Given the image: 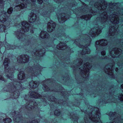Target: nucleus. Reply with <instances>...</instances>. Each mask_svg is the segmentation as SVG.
<instances>
[{
  "label": "nucleus",
  "mask_w": 123,
  "mask_h": 123,
  "mask_svg": "<svg viewBox=\"0 0 123 123\" xmlns=\"http://www.w3.org/2000/svg\"><path fill=\"white\" fill-rule=\"evenodd\" d=\"M117 5L116 3H108V23H112L113 25L110 27L108 32L109 36H113L118 33V26L116 24L119 22V16H121L122 18L123 17V9L118 8Z\"/></svg>",
  "instance_id": "obj_1"
},
{
  "label": "nucleus",
  "mask_w": 123,
  "mask_h": 123,
  "mask_svg": "<svg viewBox=\"0 0 123 123\" xmlns=\"http://www.w3.org/2000/svg\"><path fill=\"white\" fill-rule=\"evenodd\" d=\"M80 43H78V39H76L74 41V43L80 48H84L80 53L82 55L90 53V49L87 47L89 46L91 41V39L87 35H82L80 38L79 39Z\"/></svg>",
  "instance_id": "obj_2"
},
{
  "label": "nucleus",
  "mask_w": 123,
  "mask_h": 123,
  "mask_svg": "<svg viewBox=\"0 0 123 123\" xmlns=\"http://www.w3.org/2000/svg\"><path fill=\"white\" fill-rule=\"evenodd\" d=\"M76 62L78 63L76 64L75 62L74 64L76 66H72L74 70H75L79 69V70L81 72L82 76L85 78H87L88 77L89 73V70L91 68L92 66L91 64L87 62L84 64L83 66L81 65L82 61V59H80L77 60Z\"/></svg>",
  "instance_id": "obj_3"
},
{
  "label": "nucleus",
  "mask_w": 123,
  "mask_h": 123,
  "mask_svg": "<svg viewBox=\"0 0 123 123\" xmlns=\"http://www.w3.org/2000/svg\"><path fill=\"white\" fill-rule=\"evenodd\" d=\"M9 59L7 58H6L4 60L3 64L5 72H7L8 73V74L6 75L7 78L12 80H13V73L14 72V68H10L9 65Z\"/></svg>",
  "instance_id": "obj_4"
},
{
  "label": "nucleus",
  "mask_w": 123,
  "mask_h": 123,
  "mask_svg": "<svg viewBox=\"0 0 123 123\" xmlns=\"http://www.w3.org/2000/svg\"><path fill=\"white\" fill-rule=\"evenodd\" d=\"M22 26L21 29L22 31L21 32V30H18L17 31H15L14 34L19 39H21L22 38L23 34L24 32H28L29 30L30 27V25L26 21H23L22 23Z\"/></svg>",
  "instance_id": "obj_5"
},
{
  "label": "nucleus",
  "mask_w": 123,
  "mask_h": 123,
  "mask_svg": "<svg viewBox=\"0 0 123 123\" xmlns=\"http://www.w3.org/2000/svg\"><path fill=\"white\" fill-rule=\"evenodd\" d=\"M34 66L33 68L30 67L28 68L29 73L32 76H37L40 74V71L43 68L38 64Z\"/></svg>",
  "instance_id": "obj_6"
},
{
  "label": "nucleus",
  "mask_w": 123,
  "mask_h": 123,
  "mask_svg": "<svg viewBox=\"0 0 123 123\" xmlns=\"http://www.w3.org/2000/svg\"><path fill=\"white\" fill-rule=\"evenodd\" d=\"M107 41L104 39H102L96 41L95 43L96 48V52L98 54L99 53L102 47L106 46L108 44Z\"/></svg>",
  "instance_id": "obj_7"
},
{
  "label": "nucleus",
  "mask_w": 123,
  "mask_h": 123,
  "mask_svg": "<svg viewBox=\"0 0 123 123\" xmlns=\"http://www.w3.org/2000/svg\"><path fill=\"white\" fill-rule=\"evenodd\" d=\"M10 19L7 16L6 12L4 11H0V21L2 23L9 25Z\"/></svg>",
  "instance_id": "obj_8"
},
{
  "label": "nucleus",
  "mask_w": 123,
  "mask_h": 123,
  "mask_svg": "<svg viewBox=\"0 0 123 123\" xmlns=\"http://www.w3.org/2000/svg\"><path fill=\"white\" fill-rule=\"evenodd\" d=\"M122 51L121 49L117 48L113 49L111 50V49L109 50L110 54L113 57H118L121 54Z\"/></svg>",
  "instance_id": "obj_9"
},
{
  "label": "nucleus",
  "mask_w": 123,
  "mask_h": 123,
  "mask_svg": "<svg viewBox=\"0 0 123 123\" xmlns=\"http://www.w3.org/2000/svg\"><path fill=\"white\" fill-rule=\"evenodd\" d=\"M12 116L15 121L14 123H21V116L20 113L17 111H15L13 113Z\"/></svg>",
  "instance_id": "obj_10"
},
{
  "label": "nucleus",
  "mask_w": 123,
  "mask_h": 123,
  "mask_svg": "<svg viewBox=\"0 0 123 123\" xmlns=\"http://www.w3.org/2000/svg\"><path fill=\"white\" fill-rule=\"evenodd\" d=\"M29 56L27 55H21L18 57L17 61L18 63H25L29 61Z\"/></svg>",
  "instance_id": "obj_11"
},
{
  "label": "nucleus",
  "mask_w": 123,
  "mask_h": 123,
  "mask_svg": "<svg viewBox=\"0 0 123 123\" xmlns=\"http://www.w3.org/2000/svg\"><path fill=\"white\" fill-rule=\"evenodd\" d=\"M113 65V64H110L105 67V71L106 74L111 75H113L112 68Z\"/></svg>",
  "instance_id": "obj_12"
},
{
  "label": "nucleus",
  "mask_w": 123,
  "mask_h": 123,
  "mask_svg": "<svg viewBox=\"0 0 123 123\" xmlns=\"http://www.w3.org/2000/svg\"><path fill=\"white\" fill-rule=\"evenodd\" d=\"M12 84H10V85H9V87H11V89L12 90V89L14 90L17 89L18 90L19 89H20V88L21 87V85L20 83L19 82H17L16 81H14L13 82L12 84Z\"/></svg>",
  "instance_id": "obj_13"
},
{
  "label": "nucleus",
  "mask_w": 123,
  "mask_h": 123,
  "mask_svg": "<svg viewBox=\"0 0 123 123\" xmlns=\"http://www.w3.org/2000/svg\"><path fill=\"white\" fill-rule=\"evenodd\" d=\"M37 104L36 102L34 101H28L26 103L25 106L26 108H28L29 110L30 109H32L34 108H36V106L37 105Z\"/></svg>",
  "instance_id": "obj_14"
},
{
  "label": "nucleus",
  "mask_w": 123,
  "mask_h": 123,
  "mask_svg": "<svg viewBox=\"0 0 123 123\" xmlns=\"http://www.w3.org/2000/svg\"><path fill=\"white\" fill-rule=\"evenodd\" d=\"M56 26L55 23L51 20L49 22L48 24L47 30L49 32H51L55 29Z\"/></svg>",
  "instance_id": "obj_15"
},
{
  "label": "nucleus",
  "mask_w": 123,
  "mask_h": 123,
  "mask_svg": "<svg viewBox=\"0 0 123 123\" xmlns=\"http://www.w3.org/2000/svg\"><path fill=\"white\" fill-rule=\"evenodd\" d=\"M34 54L38 56H43L45 53V49L43 48L42 49H38L37 50L36 49H35L33 50Z\"/></svg>",
  "instance_id": "obj_16"
},
{
  "label": "nucleus",
  "mask_w": 123,
  "mask_h": 123,
  "mask_svg": "<svg viewBox=\"0 0 123 123\" xmlns=\"http://www.w3.org/2000/svg\"><path fill=\"white\" fill-rule=\"evenodd\" d=\"M90 12L92 13L91 14H89L86 15L81 17L80 18L81 19H84L86 20L90 19L92 17V15H94L96 14V13L97 12H95L94 11H93L92 9L90 10Z\"/></svg>",
  "instance_id": "obj_17"
},
{
  "label": "nucleus",
  "mask_w": 123,
  "mask_h": 123,
  "mask_svg": "<svg viewBox=\"0 0 123 123\" xmlns=\"http://www.w3.org/2000/svg\"><path fill=\"white\" fill-rule=\"evenodd\" d=\"M30 18L29 19V22L31 23H33L37 21L36 15L33 13L31 12L30 15Z\"/></svg>",
  "instance_id": "obj_18"
},
{
  "label": "nucleus",
  "mask_w": 123,
  "mask_h": 123,
  "mask_svg": "<svg viewBox=\"0 0 123 123\" xmlns=\"http://www.w3.org/2000/svg\"><path fill=\"white\" fill-rule=\"evenodd\" d=\"M30 96L32 98H42L43 99L44 98L38 93L37 92H30Z\"/></svg>",
  "instance_id": "obj_19"
},
{
  "label": "nucleus",
  "mask_w": 123,
  "mask_h": 123,
  "mask_svg": "<svg viewBox=\"0 0 123 123\" xmlns=\"http://www.w3.org/2000/svg\"><path fill=\"white\" fill-rule=\"evenodd\" d=\"M26 7V4L25 3H24V2H23L21 4L16 6L15 7V9L17 11L21 9L24 8Z\"/></svg>",
  "instance_id": "obj_20"
},
{
  "label": "nucleus",
  "mask_w": 123,
  "mask_h": 123,
  "mask_svg": "<svg viewBox=\"0 0 123 123\" xmlns=\"http://www.w3.org/2000/svg\"><path fill=\"white\" fill-rule=\"evenodd\" d=\"M67 18H66L64 14H61L58 16V21L60 23H63L66 20Z\"/></svg>",
  "instance_id": "obj_21"
},
{
  "label": "nucleus",
  "mask_w": 123,
  "mask_h": 123,
  "mask_svg": "<svg viewBox=\"0 0 123 123\" xmlns=\"http://www.w3.org/2000/svg\"><path fill=\"white\" fill-rule=\"evenodd\" d=\"M39 84L38 82L32 80L30 82L29 86L31 88H35L38 86Z\"/></svg>",
  "instance_id": "obj_22"
},
{
  "label": "nucleus",
  "mask_w": 123,
  "mask_h": 123,
  "mask_svg": "<svg viewBox=\"0 0 123 123\" xmlns=\"http://www.w3.org/2000/svg\"><path fill=\"white\" fill-rule=\"evenodd\" d=\"M25 73L24 72L21 71L19 73V74L18 75V79L19 80V83L20 82H22L23 81H22L25 79Z\"/></svg>",
  "instance_id": "obj_23"
},
{
  "label": "nucleus",
  "mask_w": 123,
  "mask_h": 123,
  "mask_svg": "<svg viewBox=\"0 0 123 123\" xmlns=\"http://www.w3.org/2000/svg\"><path fill=\"white\" fill-rule=\"evenodd\" d=\"M66 44L64 43H60L57 46V48L59 49L63 50L67 48Z\"/></svg>",
  "instance_id": "obj_24"
},
{
  "label": "nucleus",
  "mask_w": 123,
  "mask_h": 123,
  "mask_svg": "<svg viewBox=\"0 0 123 123\" xmlns=\"http://www.w3.org/2000/svg\"><path fill=\"white\" fill-rule=\"evenodd\" d=\"M40 37L42 38H48L49 37V35L45 31H42L40 34Z\"/></svg>",
  "instance_id": "obj_25"
},
{
  "label": "nucleus",
  "mask_w": 123,
  "mask_h": 123,
  "mask_svg": "<svg viewBox=\"0 0 123 123\" xmlns=\"http://www.w3.org/2000/svg\"><path fill=\"white\" fill-rule=\"evenodd\" d=\"M5 47L6 48L8 49H13L17 48L18 47L17 46H16L15 45L13 46H11L10 44L8 43H6L5 45Z\"/></svg>",
  "instance_id": "obj_26"
},
{
  "label": "nucleus",
  "mask_w": 123,
  "mask_h": 123,
  "mask_svg": "<svg viewBox=\"0 0 123 123\" xmlns=\"http://www.w3.org/2000/svg\"><path fill=\"white\" fill-rule=\"evenodd\" d=\"M45 98H46L47 100H48L50 101H55V102L57 103V102L56 101L57 100V99L56 98H55V97H54L51 96L50 97V98L49 97L47 98L45 96L44 98L45 99H46ZM44 100L45 101V100ZM43 101H44V100H43Z\"/></svg>",
  "instance_id": "obj_27"
},
{
  "label": "nucleus",
  "mask_w": 123,
  "mask_h": 123,
  "mask_svg": "<svg viewBox=\"0 0 123 123\" xmlns=\"http://www.w3.org/2000/svg\"><path fill=\"white\" fill-rule=\"evenodd\" d=\"M47 80L44 81L42 83V84H43V86L42 87V88L45 91H48L49 90H50L49 88V87H48V86H46L45 84H44L45 83H46V82H47Z\"/></svg>",
  "instance_id": "obj_28"
},
{
  "label": "nucleus",
  "mask_w": 123,
  "mask_h": 123,
  "mask_svg": "<svg viewBox=\"0 0 123 123\" xmlns=\"http://www.w3.org/2000/svg\"><path fill=\"white\" fill-rule=\"evenodd\" d=\"M6 29V27L3 25H0V32L4 31Z\"/></svg>",
  "instance_id": "obj_29"
},
{
  "label": "nucleus",
  "mask_w": 123,
  "mask_h": 123,
  "mask_svg": "<svg viewBox=\"0 0 123 123\" xmlns=\"http://www.w3.org/2000/svg\"><path fill=\"white\" fill-rule=\"evenodd\" d=\"M4 121L5 123H10L12 122L11 119L9 118H6L4 119Z\"/></svg>",
  "instance_id": "obj_30"
},
{
  "label": "nucleus",
  "mask_w": 123,
  "mask_h": 123,
  "mask_svg": "<svg viewBox=\"0 0 123 123\" xmlns=\"http://www.w3.org/2000/svg\"><path fill=\"white\" fill-rule=\"evenodd\" d=\"M71 118L73 121H75L77 122L78 121V117L75 116V115H74L73 116H72Z\"/></svg>",
  "instance_id": "obj_31"
},
{
  "label": "nucleus",
  "mask_w": 123,
  "mask_h": 123,
  "mask_svg": "<svg viewBox=\"0 0 123 123\" xmlns=\"http://www.w3.org/2000/svg\"><path fill=\"white\" fill-rule=\"evenodd\" d=\"M60 114V111L58 109L55 110L54 112V114L56 116H59Z\"/></svg>",
  "instance_id": "obj_32"
},
{
  "label": "nucleus",
  "mask_w": 123,
  "mask_h": 123,
  "mask_svg": "<svg viewBox=\"0 0 123 123\" xmlns=\"http://www.w3.org/2000/svg\"><path fill=\"white\" fill-rule=\"evenodd\" d=\"M13 11V8L12 7H10L7 10V13L9 14H11Z\"/></svg>",
  "instance_id": "obj_33"
},
{
  "label": "nucleus",
  "mask_w": 123,
  "mask_h": 123,
  "mask_svg": "<svg viewBox=\"0 0 123 123\" xmlns=\"http://www.w3.org/2000/svg\"><path fill=\"white\" fill-rule=\"evenodd\" d=\"M118 98L120 100L123 101V95L122 94H120L119 96H118Z\"/></svg>",
  "instance_id": "obj_34"
},
{
  "label": "nucleus",
  "mask_w": 123,
  "mask_h": 123,
  "mask_svg": "<svg viewBox=\"0 0 123 123\" xmlns=\"http://www.w3.org/2000/svg\"><path fill=\"white\" fill-rule=\"evenodd\" d=\"M4 1L3 0H0V5H1V7H0L1 8H2L4 7Z\"/></svg>",
  "instance_id": "obj_35"
},
{
  "label": "nucleus",
  "mask_w": 123,
  "mask_h": 123,
  "mask_svg": "<svg viewBox=\"0 0 123 123\" xmlns=\"http://www.w3.org/2000/svg\"><path fill=\"white\" fill-rule=\"evenodd\" d=\"M48 12L47 11H45L44 12H43L42 13V15L43 16H47L48 15H47V14L48 13Z\"/></svg>",
  "instance_id": "obj_36"
},
{
  "label": "nucleus",
  "mask_w": 123,
  "mask_h": 123,
  "mask_svg": "<svg viewBox=\"0 0 123 123\" xmlns=\"http://www.w3.org/2000/svg\"><path fill=\"white\" fill-rule=\"evenodd\" d=\"M106 99H105L104 100H103L102 101V102L101 101L100 103H101V102H102L103 103H107L109 102H109V101H106Z\"/></svg>",
  "instance_id": "obj_37"
},
{
  "label": "nucleus",
  "mask_w": 123,
  "mask_h": 123,
  "mask_svg": "<svg viewBox=\"0 0 123 123\" xmlns=\"http://www.w3.org/2000/svg\"><path fill=\"white\" fill-rule=\"evenodd\" d=\"M101 53L102 55H105L106 54L105 51L104 50L102 51Z\"/></svg>",
  "instance_id": "obj_38"
},
{
  "label": "nucleus",
  "mask_w": 123,
  "mask_h": 123,
  "mask_svg": "<svg viewBox=\"0 0 123 123\" xmlns=\"http://www.w3.org/2000/svg\"><path fill=\"white\" fill-rule=\"evenodd\" d=\"M31 43V42L30 41H28L27 42H26V45H29Z\"/></svg>",
  "instance_id": "obj_39"
},
{
  "label": "nucleus",
  "mask_w": 123,
  "mask_h": 123,
  "mask_svg": "<svg viewBox=\"0 0 123 123\" xmlns=\"http://www.w3.org/2000/svg\"><path fill=\"white\" fill-rule=\"evenodd\" d=\"M17 96H16V94H15V93L13 95H14V98H18V97L19 96L18 93H17Z\"/></svg>",
  "instance_id": "obj_40"
},
{
  "label": "nucleus",
  "mask_w": 123,
  "mask_h": 123,
  "mask_svg": "<svg viewBox=\"0 0 123 123\" xmlns=\"http://www.w3.org/2000/svg\"><path fill=\"white\" fill-rule=\"evenodd\" d=\"M0 80L5 81L4 80L3 77L1 75H0Z\"/></svg>",
  "instance_id": "obj_41"
},
{
  "label": "nucleus",
  "mask_w": 123,
  "mask_h": 123,
  "mask_svg": "<svg viewBox=\"0 0 123 123\" xmlns=\"http://www.w3.org/2000/svg\"><path fill=\"white\" fill-rule=\"evenodd\" d=\"M43 2V1L42 0H37L38 3L39 4H41Z\"/></svg>",
  "instance_id": "obj_42"
},
{
  "label": "nucleus",
  "mask_w": 123,
  "mask_h": 123,
  "mask_svg": "<svg viewBox=\"0 0 123 123\" xmlns=\"http://www.w3.org/2000/svg\"><path fill=\"white\" fill-rule=\"evenodd\" d=\"M57 3H60L61 1H62V0H54Z\"/></svg>",
  "instance_id": "obj_43"
},
{
  "label": "nucleus",
  "mask_w": 123,
  "mask_h": 123,
  "mask_svg": "<svg viewBox=\"0 0 123 123\" xmlns=\"http://www.w3.org/2000/svg\"><path fill=\"white\" fill-rule=\"evenodd\" d=\"M105 58H105H102L101 57H99V59H105Z\"/></svg>",
  "instance_id": "obj_44"
},
{
  "label": "nucleus",
  "mask_w": 123,
  "mask_h": 123,
  "mask_svg": "<svg viewBox=\"0 0 123 123\" xmlns=\"http://www.w3.org/2000/svg\"><path fill=\"white\" fill-rule=\"evenodd\" d=\"M118 65L119 67H120L121 66H123V64H121V65Z\"/></svg>",
  "instance_id": "obj_45"
},
{
  "label": "nucleus",
  "mask_w": 123,
  "mask_h": 123,
  "mask_svg": "<svg viewBox=\"0 0 123 123\" xmlns=\"http://www.w3.org/2000/svg\"><path fill=\"white\" fill-rule=\"evenodd\" d=\"M55 91V92H58V91H57V90H51V91Z\"/></svg>",
  "instance_id": "obj_46"
},
{
  "label": "nucleus",
  "mask_w": 123,
  "mask_h": 123,
  "mask_svg": "<svg viewBox=\"0 0 123 123\" xmlns=\"http://www.w3.org/2000/svg\"><path fill=\"white\" fill-rule=\"evenodd\" d=\"M118 70V68H117L115 70L116 71H117Z\"/></svg>",
  "instance_id": "obj_47"
},
{
  "label": "nucleus",
  "mask_w": 123,
  "mask_h": 123,
  "mask_svg": "<svg viewBox=\"0 0 123 123\" xmlns=\"http://www.w3.org/2000/svg\"><path fill=\"white\" fill-rule=\"evenodd\" d=\"M121 88L123 89V84H122L121 85Z\"/></svg>",
  "instance_id": "obj_48"
},
{
  "label": "nucleus",
  "mask_w": 123,
  "mask_h": 123,
  "mask_svg": "<svg viewBox=\"0 0 123 123\" xmlns=\"http://www.w3.org/2000/svg\"><path fill=\"white\" fill-rule=\"evenodd\" d=\"M31 33H33V30H31Z\"/></svg>",
  "instance_id": "obj_49"
},
{
  "label": "nucleus",
  "mask_w": 123,
  "mask_h": 123,
  "mask_svg": "<svg viewBox=\"0 0 123 123\" xmlns=\"http://www.w3.org/2000/svg\"><path fill=\"white\" fill-rule=\"evenodd\" d=\"M31 1H32V2H35V1H36V0H31Z\"/></svg>",
  "instance_id": "obj_50"
},
{
  "label": "nucleus",
  "mask_w": 123,
  "mask_h": 123,
  "mask_svg": "<svg viewBox=\"0 0 123 123\" xmlns=\"http://www.w3.org/2000/svg\"><path fill=\"white\" fill-rule=\"evenodd\" d=\"M58 103L59 104H61V103H60V101H58V103Z\"/></svg>",
  "instance_id": "obj_51"
},
{
  "label": "nucleus",
  "mask_w": 123,
  "mask_h": 123,
  "mask_svg": "<svg viewBox=\"0 0 123 123\" xmlns=\"http://www.w3.org/2000/svg\"><path fill=\"white\" fill-rule=\"evenodd\" d=\"M91 2L90 3V4H91Z\"/></svg>",
  "instance_id": "obj_52"
},
{
  "label": "nucleus",
  "mask_w": 123,
  "mask_h": 123,
  "mask_svg": "<svg viewBox=\"0 0 123 123\" xmlns=\"http://www.w3.org/2000/svg\"><path fill=\"white\" fill-rule=\"evenodd\" d=\"M0 22H1L0 21Z\"/></svg>",
  "instance_id": "obj_53"
}]
</instances>
